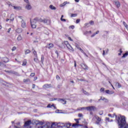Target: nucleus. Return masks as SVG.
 Instances as JSON below:
<instances>
[{
  "label": "nucleus",
  "mask_w": 128,
  "mask_h": 128,
  "mask_svg": "<svg viewBox=\"0 0 128 128\" xmlns=\"http://www.w3.org/2000/svg\"><path fill=\"white\" fill-rule=\"evenodd\" d=\"M54 48V44H49V46L48 47V48Z\"/></svg>",
  "instance_id": "72a5a7b5"
},
{
  "label": "nucleus",
  "mask_w": 128,
  "mask_h": 128,
  "mask_svg": "<svg viewBox=\"0 0 128 128\" xmlns=\"http://www.w3.org/2000/svg\"><path fill=\"white\" fill-rule=\"evenodd\" d=\"M104 100V102H108V100L104 97H101L100 100Z\"/></svg>",
  "instance_id": "6ab92c4d"
},
{
  "label": "nucleus",
  "mask_w": 128,
  "mask_h": 128,
  "mask_svg": "<svg viewBox=\"0 0 128 128\" xmlns=\"http://www.w3.org/2000/svg\"><path fill=\"white\" fill-rule=\"evenodd\" d=\"M22 32V29L20 28H18L16 30V32H17L18 34H20Z\"/></svg>",
  "instance_id": "a211bd4d"
},
{
  "label": "nucleus",
  "mask_w": 128,
  "mask_h": 128,
  "mask_svg": "<svg viewBox=\"0 0 128 128\" xmlns=\"http://www.w3.org/2000/svg\"><path fill=\"white\" fill-rule=\"evenodd\" d=\"M30 24H36V19H34L32 21L30 20Z\"/></svg>",
  "instance_id": "a878e982"
},
{
  "label": "nucleus",
  "mask_w": 128,
  "mask_h": 128,
  "mask_svg": "<svg viewBox=\"0 0 128 128\" xmlns=\"http://www.w3.org/2000/svg\"><path fill=\"white\" fill-rule=\"evenodd\" d=\"M18 18H20V20H22H22H22V16H18Z\"/></svg>",
  "instance_id": "bf43d9fd"
},
{
  "label": "nucleus",
  "mask_w": 128,
  "mask_h": 128,
  "mask_svg": "<svg viewBox=\"0 0 128 128\" xmlns=\"http://www.w3.org/2000/svg\"><path fill=\"white\" fill-rule=\"evenodd\" d=\"M76 2H80V0H74Z\"/></svg>",
  "instance_id": "338daca9"
},
{
  "label": "nucleus",
  "mask_w": 128,
  "mask_h": 128,
  "mask_svg": "<svg viewBox=\"0 0 128 128\" xmlns=\"http://www.w3.org/2000/svg\"><path fill=\"white\" fill-rule=\"evenodd\" d=\"M78 126V124H74L72 125V126L76 128V126Z\"/></svg>",
  "instance_id": "ea45409f"
},
{
  "label": "nucleus",
  "mask_w": 128,
  "mask_h": 128,
  "mask_svg": "<svg viewBox=\"0 0 128 128\" xmlns=\"http://www.w3.org/2000/svg\"><path fill=\"white\" fill-rule=\"evenodd\" d=\"M68 39L69 40H70V42H72V38H70V37H68Z\"/></svg>",
  "instance_id": "13d9d810"
},
{
  "label": "nucleus",
  "mask_w": 128,
  "mask_h": 128,
  "mask_svg": "<svg viewBox=\"0 0 128 128\" xmlns=\"http://www.w3.org/2000/svg\"><path fill=\"white\" fill-rule=\"evenodd\" d=\"M106 122H110V118H106Z\"/></svg>",
  "instance_id": "603ef678"
},
{
  "label": "nucleus",
  "mask_w": 128,
  "mask_h": 128,
  "mask_svg": "<svg viewBox=\"0 0 128 128\" xmlns=\"http://www.w3.org/2000/svg\"><path fill=\"white\" fill-rule=\"evenodd\" d=\"M103 56H104L106 54L104 50H103V54H102Z\"/></svg>",
  "instance_id": "69168bd1"
},
{
  "label": "nucleus",
  "mask_w": 128,
  "mask_h": 128,
  "mask_svg": "<svg viewBox=\"0 0 128 128\" xmlns=\"http://www.w3.org/2000/svg\"><path fill=\"white\" fill-rule=\"evenodd\" d=\"M58 100L59 102H60L61 104H66V101L64 100V99H58Z\"/></svg>",
  "instance_id": "9d476101"
},
{
  "label": "nucleus",
  "mask_w": 128,
  "mask_h": 128,
  "mask_svg": "<svg viewBox=\"0 0 128 128\" xmlns=\"http://www.w3.org/2000/svg\"><path fill=\"white\" fill-rule=\"evenodd\" d=\"M34 62H38V56H34Z\"/></svg>",
  "instance_id": "5701e85b"
},
{
  "label": "nucleus",
  "mask_w": 128,
  "mask_h": 128,
  "mask_svg": "<svg viewBox=\"0 0 128 128\" xmlns=\"http://www.w3.org/2000/svg\"><path fill=\"white\" fill-rule=\"evenodd\" d=\"M128 55V52H126L123 56H122V58H126V56Z\"/></svg>",
  "instance_id": "58836bf2"
},
{
  "label": "nucleus",
  "mask_w": 128,
  "mask_h": 128,
  "mask_svg": "<svg viewBox=\"0 0 128 128\" xmlns=\"http://www.w3.org/2000/svg\"><path fill=\"white\" fill-rule=\"evenodd\" d=\"M108 116L112 118H115L116 121H118V128H128V124L126 121V117L124 116H122L119 115L117 116L115 114L112 115L111 114H108Z\"/></svg>",
  "instance_id": "f257e3e1"
},
{
  "label": "nucleus",
  "mask_w": 128,
  "mask_h": 128,
  "mask_svg": "<svg viewBox=\"0 0 128 128\" xmlns=\"http://www.w3.org/2000/svg\"><path fill=\"white\" fill-rule=\"evenodd\" d=\"M24 1L27 4H30V1L28 0H24Z\"/></svg>",
  "instance_id": "37998d69"
},
{
  "label": "nucleus",
  "mask_w": 128,
  "mask_h": 128,
  "mask_svg": "<svg viewBox=\"0 0 128 128\" xmlns=\"http://www.w3.org/2000/svg\"><path fill=\"white\" fill-rule=\"evenodd\" d=\"M114 2L117 8H120V2L118 1H114Z\"/></svg>",
  "instance_id": "4468645a"
},
{
  "label": "nucleus",
  "mask_w": 128,
  "mask_h": 128,
  "mask_svg": "<svg viewBox=\"0 0 128 128\" xmlns=\"http://www.w3.org/2000/svg\"><path fill=\"white\" fill-rule=\"evenodd\" d=\"M50 10H56V8L53 5H50Z\"/></svg>",
  "instance_id": "f3484780"
},
{
  "label": "nucleus",
  "mask_w": 128,
  "mask_h": 128,
  "mask_svg": "<svg viewBox=\"0 0 128 128\" xmlns=\"http://www.w3.org/2000/svg\"><path fill=\"white\" fill-rule=\"evenodd\" d=\"M78 49L80 50L81 52H84V50H82V49L81 48H78Z\"/></svg>",
  "instance_id": "4d7b16f0"
},
{
  "label": "nucleus",
  "mask_w": 128,
  "mask_h": 128,
  "mask_svg": "<svg viewBox=\"0 0 128 128\" xmlns=\"http://www.w3.org/2000/svg\"><path fill=\"white\" fill-rule=\"evenodd\" d=\"M30 124H32V120H29L25 122L24 126H28Z\"/></svg>",
  "instance_id": "423d86ee"
},
{
  "label": "nucleus",
  "mask_w": 128,
  "mask_h": 128,
  "mask_svg": "<svg viewBox=\"0 0 128 128\" xmlns=\"http://www.w3.org/2000/svg\"><path fill=\"white\" fill-rule=\"evenodd\" d=\"M12 14L11 15L10 17V20L11 22H14V17H12Z\"/></svg>",
  "instance_id": "f704fd0d"
},
{
  "label": "nucleus",
  "mask_w": 128,
  "mask_h": 128,
  "mask_svg": "<svg viewBox=\"0 0 128 128\" xmlns=\"http://www.w3.org/2000/svg\"><path fill=\"white\" fill-rule=\"evenodd\" d=\"M30 80V79H24V82H28Z\"/></svg>",
  "instance_id": "de8ad7c7"
},
{
  "label": "nucleus",
  "mask_w": 128,
  "mask_h": 128,
  "mask_svg": "<svg viewBox=\"0 0 128 128\" xmlns=\"http://www.w3.org/2000/svg\"><path fill=\"white\" fill-rule=\"evenodd\" d=\"M54 108V104H49L47 106V108Z\"/></svg>",
  "instance_id": "2f4dec72"
},
{
  "label": "nucleus",
  "mask_w": 128,
  "mask_h": 128,
  "mask_svg": "<svg viewBox=\"0 0 128 128\" xmlns=\"http://www.w3.org/2000/svg\"><path fill=\"white\" fill-rule=\"evenodd\" d=\"M86 110V107H82L78 108V110Z\"/></svg>",
  "instance_id": "bb28decb"
},
{
  "label": "nucleus",
  "mask_w": 128,
  "mask_h": 128,
  "mask_svg": "<svg viewBox=\"0 0 128 128\" xmlns=\"http://www.w3.org/2000/svg\"><path fill=\"white\" fill-rule=\"evenodd\" d=\"M50 88V84H46L43 86V88Z\"/></svg>",
  "instance_id": "dca6fc26"
},
{
  "label": "nucleus",
  "mask_w": 128,
  "mask_h": 128,
  "mask_svg": "<svg viewBox=\"0 0 128 128\" xmlns=\"http://www.w3.org/2000/svg\"><path fill=\"white\" fill-rule=\"evenodd\" d=\"M94 24V21H90V23H86L85 24V26H90H90H93Z\"/></svg>",
  "instance_id": "9b49d317"
},
{
  "label": "nucleus",
  "mask_w": 128,
  "mask_h": 128,
  "mask_svg": "<svg viewBox=\"0 0 128 128\" xmlns=\"http://www.w3.org/2000/svg\"><path fill=\"white\" fill-rule=\"evenodd\" d=\"M78 80H80V82H82V80H84L82 79H78V78H77Z\"/></svg>",
  "instance_id": "e2e57ef3"
},
{
  "label": "nucleus",
  "mask_w": 128,
  "mask_h": 128,
  "mask_svg": "<svg viewBox=\"0 0 128 128\" xmlns=\"http://www.w3.org/2000/svg\"><path fill=\"white\" fill-rule=\"evenodd\" d=\"M64 44H66V46H67L68 44H68V41L64 42Z\"/></svg>",
  "instance_id": "a19ab883"
},
{
  "label": "nucleus",
  "mask_w": 128,
  "mask_h": 128,
  "mask_svg": "<svg viewBox=\"0 0 128 128\" xmlns=\"http://www.w3.org/2000/svg\"><path fill=\"white\" fill-rule=\"evenodd\" d=\"M10 30H11L10 28H8V32H10Z\"/></svg>",
  "instance_id": "0e129e2a"
},
{
  "label": "nucleus",
  "mask_w": 128,
  "mask_h": 128,
  "mask_svg": "<svg viewBox=\"0 0 128 128\" xmlns=\"http://www.w3.org/2000/svg\"><path fill=\"white\" fill-rule=\"evenodd\" d=\"M17 40H22V36L19 35V36H18V37L17 38Z\"/></svg>",
  "instance_id": "c85d7f7f"
},
{
  "label": "nucleus",
  "mask_w": 128,
  "mask_h": 128,
  "mask_svg": "<svg viewBox=\"0 0 128 128\" xmlns=\"http://www.w3.org/2000/svg\"><path fill=\"white\" fill-rule=\"evenodd\" d=\"M94 117H95V118H96V120H98L96 122L97 124H100V122H102V118H100V117H98L96 116H95Z\"/></svg>",
  "instance_id": "0eeeda50"
},
{
  "label": "nucleus",
  "mask_w": 128,
  "mask_h": 128,
  "mask_svg": "<svg viewBox=\"0 0 128 128\" xmlns=\"http://www.w3.org/2000/svg\"><path fill=\"white\" fill-rule=\"evenodd\" d=\"M115 86H118L119 88H122V85L118 82H116Z\"/></svg>",
  "instance_id": "aec40b11"
},
{
  "label": "nucleus",
  "mask_w": 128,
  "mask_h": 128,
  "mask_svg": "<svg viewBox=\"0 0 128 128\" xmlns=\"http://www.w3.org/2000/svg\"><path fill=\"white\" fill-rule=\"evenodd\" d=\"M66 46V48H68V50H70L72 52H74V48H72V46H70V44H68Z\"/></svg>",
  "instance_id": "f8f14e48"
},
{
  "label": "nucleus",
  "mask_w": 128,
  "mask_h": 128,
  "mask_svg": "<svg viewBox=\"0 0 128 128\" xmlns=\"http://www.w3.org/2000/svg\"><path fill=\"white\" fill-rule=\"evenodd\" d=\"M109 82L112 88H114V86H112V83H110V82Z\"/></svg>",
  "instance_id": "680f3d73"
},
{
  "label": "nucleus",
  "mask_w": 128,
  "mask_h": 128,
  "mask_svg": "<svg viewBox=\"0 0 128 128\" xmlns=\"http://www.w3.org/2000/svg\"><path fill=\"white\" fill-rule=\"evenodd\" d=\"M78 16V14H72L71 17L72 18L75 17V16Z\"/></svg>",
  "instance_id": "79ce46f5"
},
{
  "label": "nucleus",
  "mask_w": 128,
  "mask_h": 128,
  "mask_svg": "<svg viewBox=\"0 0 128 128\" xmlns=\"http://www.w3.org/2000/svg\"><path fill=\"white\" fill-rule=\"evenodd\" d=\"M44 56H42V58H41L42 62H44Z\"/></svg>",
  "instance_id": "864d4df0"
},
{
  "label": "nucleus",
  "mask_w": 128,
  "mask_h": 128,
  "mask_svg": "<svg viewBox=\"0 0 128 128\" xmlns=\"http://www.w3.org/2000/svg\"><path fill=\"white\" fill-rule=\"evenodd\" d=\"M96 110V108L94 106H89L86 107V110H89V111Z\"/></svg>",
  "instance_id": "20e7f679"
},
{
  "label": "nucleus",
  "mask_w": 128,
  "mask_h": 128,
  "mask_svg": "<svg viewBox=\"0 0 128 128\" xmlns=\"http://www.w3.org/2000/svg\"><path fill=\"white\" fill-rule=\"evenodd\" d=\"M105 92L108 94H112L114 93V91H110V90H106Z\"/></svg>",
  "instance_id": "2eb2a0df"
},
{
  "label": "nucleus",
  "mask_w": 128,
  "mask_h": 128,
  "mask_svg": "<svg viewBox=\"0 0 128 128\" xmlns=\"http://www.w3.org/2000/svg\"><path fill=\"white\" fill-rule=\"evenodd\" d=\"M16 50V47L13 46L12 49V52H14V50Z\"/></svg>",
  "instance_id": "4c0bfd02"
},
{
  "label": "nucleus",
  "mask_w": 128,
  "mask_h": 128,
  "mask_svg": "<svg viewBox=\"0 0 128 128\" xmlns=\"http://www.w3.org/2000/svg\"><path fill=\"white\" fill-rule=\"evenodd\" d=\"M104 91V88H101L100 90V92H102Z\"/></svg>",
  "instance_id": "a18cd8bd"
},
{
  "label": "nucleus",
  "mask_w": 128,
  "mask_h": 128,
  "mask_svg": "<svg viewBox=\"0 0 128 128\" xmlns=\"http://www.w3.org/2000/svg\"><path fill=\"white\" fill-rule=\"evenodd\" d=\"M26 8L28 10H32V6L30 4V3L28 4L26 6Z\"/></svg>",
  "instance_id": "ddd939ff"
},
{
  "label": "nucleus",
  "mask_w": 128,
  "mask_h": 128,
  "mask_svg": "<svg viewBox=\"0 0 128 128\" xmlns=\"http://www.w3.org/2000/svg\"><path fill=\"white\" fill-rule=\"evenodd\" d=\"M50 128V123L47 122L46 124L42 126H38L37 128Z\"/></svg>",
  "instance_id": "7ed1b4c3"
},
{
  "label": "nucleus",
  "mask_w": 128,
  "mask_h": 128,
  "mask_svg": "<svg viewBox=\"0 0 128 128\" xmlns=\"http://www.w3.org/2000/svg\"><path fill=\"white\" fill-rule=\"evenodd\" d=\"M4 62H8V58H4Z\"/></svg>",
  "instance_id": "473e14b6"
},
{
  "label": "nucleus",
  "mask_w": 128,
  "mask_h": 128,
  "mask_svg": "<svg viewBox=\"0 0 128 128\" xmlns=\"http://www.w3.org/2000/svg\"><path fill=\"white\" fill-rule=\"evenodd\" d=\"M72 126V124L70 123H62L60 124V128H70V127Z\"/></svg>",
  "instance_id": "f03ea898"
},
{
  "label": "nucleus",
  "mask_w": 128,
  "mask_h": 128,
  "mask_svg": "<svg viewBox=\"0 0 128 128\" xmlns=\"http://www.w3.org/2000/svg\"><path fill=\"white\" fill-rule=\"evenodd\" d=\"M8 20H10V19L8 18L6 19V22H8Z\"/></svg>",
  "instance_id": "774afa93"
},
{
  "label": "nucleus",
  "mask_w": 128,
  "mask_h": 128,
  "mask_svg": "<svg viewBox=\"0 0 128 128\" xmlns=\"http://www.w3.org/2000/svg\"><path fill=\"white\" fill-rule=\"evenodd\" d=\"M66 4H68V2H64L63 4H60V8H62V6H66Z\"/></svg>",
  "instance_id": "b1692460"
},
{
  "label": "nucleus",
  "mask_w": 128,
  "mask_h": 128,
  "mask_svg": "<svg viewBox=\"0 0 128 128\" xmlns=\"http://www.w3.org/2000/svg\"><path fill=\"white\" fill-rule=\"evenodd\" d=\"M44 124V122H43L40 121V120L37 121V122L36 123V124L37 126V128H38V126H42Z\"/></svg>",
  "instance_id": "39448f33"
},
{
  "label": "nucleus",
  "mask_w": 128,
  "mask_h": 128,
  "mask_svg": "<svg viewBox=\"0 0 128 128\" xmlns=\"http://www.w3.org/2000/svg\"><path fill=\"white\" fill-rule=\"evenodd\" d=\"M35 74L34 73H31V74H30V76H35Z\"/></svg>",
  "instance_id": "49530a36"
},
{
  "label": "nucleus",
  "mask_w": 128,
  "mask_h": 128,
  "mask_svg": "<svg viewBox=\"0 0 128 128\" xmlns=\"http://www.w3.org/2000/svg\"><path fill=\"white\" fill-rule=\"evenodd\" d=\"M33 50V54H34V56H38V53H36V51L34 50Z\"/></svg>",
  "instance_id": "4be33fe9"
},
{
  "label": "nucleus",
  "mask_w": 128,
  "mask_h": 128,
  "mask_svg": "<svg viewBox=\"0 0 128 128\" xmlns=\"http://www.w3.org/2000/svg\"><path fill=\"white\" fill-rule=\"evenodd\" d=\"M43 22L44 24H48L50 22V21H48V20L44 19L43 20Z\"/></svg>",
  "instance_id": "c756f323"
},
{
  "label": "nucleus",
  "mask_w": 128,
  "mask_h": 128,
  "mask_svg": "<svg viewBox=\"0 0 128 128\" xmlns=\"http://www.w3.org/2000/svg\"><path fill=\"white\" fill-rule=\"evenodd\" d=\"M98 32H100V31H98V30L96 31V33H94L93 34H92L91 36V38H94V36H96V34H98Z\"/></svg>",
  "instance_id": "cd10ccee"
},
{
  "label": "nucleus",
  "mask_w": 128,
  "mask_h": 128,
  "mask_svg": "<svg viewBox=\"0 0 128 128\" xmlns=\"http://www.w3.org/2000/svg\"><path fill=\"white\" fill-rule=\"evenodd\" d=\"M40 22H44V20H42V19H40Z\"/></svg>",
  "instance_id": "052dcab7"
},
{
  "label": "nucleus",
  "mask_w": 128,
  "mask_h": 128,
  "mask_svg": "<svg viewBox=\"0 0 128 128\" xmlns=\"http://www.w3.org/2000/svg\"><path fill=\"white\" fill-rule=\"evenodd\" d=\"M26 60H24L22 62V66H26Z\"/></svg>",
  "instance_id": "c9c22d12"
},
{
  "label": "nucleus",
  "mask_w": 128,
  "mask_h": 128,
  "mask_svg": "<svg viewBox=\"0 0 128 128\" xmlns=\"http://www.w3.org/2000/svg\"><path fill=\"white\" fill-rule=\"evenodd\" d=\"M56 78L57 80H60V76H58V75H57L56 76Z\"/></svg>",
  "instance_id": "8fccbe9b"
},
{
  "label": "nucleus",
  "mask_w": 128,
  "mask_h": 128,
  "mask_svg": "<svg viewBox=\"0 0 128 128\" xmlns=\"http://www.w3.org/2000/svg\"><path fill=\"white\" fill-rule=\"evenodd\" d=\"M80 22V19H78L76 20V24H78V22Z\"/></svg>",
  "instance_id": "09e8293b"
},
{
  "label": "nucleus",
  "mask_w": 128,
  "mask_h": 128,
  "mask_svg": "<svg viewBox=\"0 0 128 128\" xmlns=\"http://www.w3.org/2000/svg\"><path fill=\"white\" fill-rule=\"evenodd\" d=\"M60 20L62 22H66V19H64L62 18H60Z\"/></svg>",
  "instance_id": "c03bdc74"
},
{
  "label": "nucleus",
  "mask_w": 128,
  "mask_h": 128,
  "mask_svg": "<svg viewBox=\"0 0 128 128\" xmlns=\"http://www.w3.org/2000/svg\"><path fill=\"white\" fill-rule=\"evenodd\" d=\"M78 116H79V118H82V114H78Z\"/></svg>",
  "instance_id": "6e6d98bb"
},
{
  "label": "nucleus",
  "mask_w": 128,
  "mask_h": 128,
  "mask_svg": "<svg viewBox=\"0 0 128 128\" xmlns=\"http://www.w3.org/2000/svg\"><path fill=\"white\" fill-rule=\"evenodd\" d=\"M30 50H24V54H30Z\"/></svg>",
  "instance_id": "412c9836"
},
{
  "label": "nucleus",
  "mask_w": 128,
  "mask_h": 128,
  "mask_svg": "<svg viewBox=\"0 0 128 128\" xmlns=\"http://www.w3.org/2000/svg\"><path fill=\"white\" fill-rule=\"evenodd\" d=\"M80 66L84 70H88V66L86 64L82 63Z\"/></svg>",
  "instance_id": "1a4fd4ad"
},
{
  "label": "nucleus",
  "mask_w": 128,
  "mask_h": 128,
  "mask_svg": "<svg viewBox=\"0 0 128 128\" xmlns=\"http://www.w3.org/2000/svg\"><path fill=\"white\" fill-rule=\"evenodd\" d=\"M31 26L32 28H36V24H34V23H31Z\"/></svg>",
  "instance_id": "393cba45"
},
{
  "label": "nucleus",
  "mask_w": 128,
  "mask_h": 128,
  "mask_svg": "<svg viewBox=\"0 0 128 128\" xmlns=\"http://www.w3.org/2000/svg\"><path fill=\"white\" fill-rule=\"evenodd\" d=\"M75 120L76 124H79L80 122L78 121V119H75Z\"/></svg>",
  "instance_id": "3c124183"
},
{
  "label": "nucleus",
  "mask_w": 128,
  "mask_h": 128,
  "mask_svg": "<svg viewBox=\"0 0 128 128\" xmlns=\"http://www.w3.org/2000/svg\"><path fill=\"white\" fill-rule=\"evenodd\" d=\"M55 52L57 54L58 56V50H55Z\"/></svg>",
  "instance_id": "5fc2aeb1"
},
{
  "label": "nucleus",
  "mask_w": 128,
  "mask_h": 128,
  "mask_svg": "<svg viewBox=\"0 0 128 128\" xmlns=\"http://www.w3.org/2000/svg\"><path fill=\"white\" fill-rule=\"evenodd\" d=\"M14 10H22V8H20V6H14Z\"/></svg>",
  "instance_id": "7c9ffc66"
},
{
  "label": "nucleus",
  "mask_w": 128,
  "mask_h": 128,
  "mask_svg": "<svg viewBox=\"0 0 128 128\" xmlns=\"http://www.w3.org/2000/svg\"><path fill=\"white\" fill-rule=\"evenodd\" d=\"M82 92H84V94H88V95L89 94L88 92L85 91L84 89L82 90Z\"/></svg>",
  "instance_id": "e433bc0d"
},
{
  "label": "nucleus",
  "mask_w": 128,
  "mask_h": 128,
  "mask_svg": "<svg viewBox=\"0 0 128 128\" xmlns=\"http://www.w3.org/2000/svg\"><path fill=\"white\" fill-rule=\"evenodd\" d=\"M21 22H22V24H21L22 28H26V22L24 21V20H22V21H21Z\"/></svg>",
  "instance_id": "6e6552de"
}]
</instances>
